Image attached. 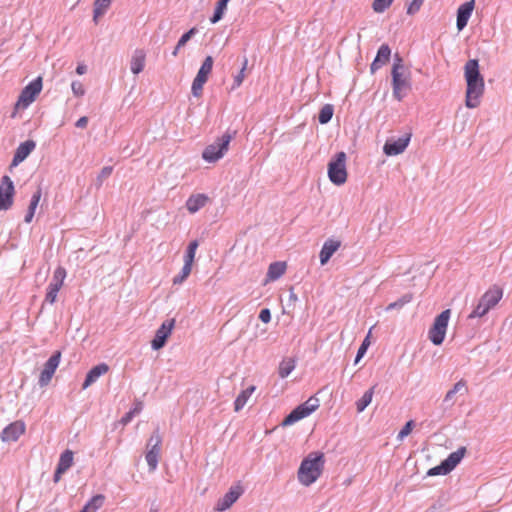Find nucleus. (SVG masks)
<instances>
[{
	"label": "nucleus",
	"instance_id": "1",
	"mask_svg": "<svg viewBox=\"0 0 512 512\" xmlns=\"http://www.w3.org/2000/svg\"><path fill=\"white\" fill-rule=\"evenodd\" d=\"M464 76L467 82L465 104L468 108H476L479 105V98L484 93L485 86L477 59H470L466 62Z\"/></svg>",
	"mask_w": 512,
	"mask_h": 512
},
{
	"label": "nucleus",
	"instance_id": "2",
	"mask_svg": "<svg viewBox=\"0 0 512 512\" xmlns=\"http://www.w3.org/2000/svg\"><path fill=\"white\" fill-rule=\"evenodd\" d=\"M393 97L401 101L411 91V73L403 64L402 58L396 55L391 69Z\"/></svg>",
	"mask_w": 512,
	"mask_h": 512
},
{
	"label": "nucleus",
	"instance_id": "3",
	"mask_svg": "<svg viewBox=\"0 0 512 512\" xmlns=\"http://www.w3.org/2000/svg\"><path fill=\"white\" fill-rule=\"evenodd\" d=\"M324 468V455L322 453L309 454L300 464L298 480L304 486L313 484L322 474Z\"/></svg>",
	"mask_w": 512,
	"mask_h": 512
},
{
	"label": "nucleus",
	"instance_id": "4",
	"mask_svg": "<svg viewBox=\"0 0 512 512\" xmlns=\"http://www.w3.org/2000/svg\"><path fill=\"white\" fill-rule=\"evenodd\" d=\"M503 290L497 286L488 289L479 299L478 304L468 315V319L482 318L502 299Z\"/></svg>",
	"mask_w": 512,
	"mask_h": 512
},
{
	"label": "nucleus",
	"instance_id": "5",
	"mask_svg": "<svg viewBox=\"0 0 512 512\" xmlns=\"http://www.w3.org/2000/svg\"><path fill=\"white\" fill-rule=\"evenodd\" d=\"M235 133L226 132L221 137H218L203 150L202 158L208 163H215L220 160L228 151L229 144Z\"/></svg>",
	"mask_w": 512,
	"mask_h": 512
},
{
	"label": "nucleus",
	"instance_id": "6",
	"mask_svg": "<svg viewBox=\"0 0 512 512\" xmlns=\"http://www.w3.org/2000/svg\"><path fill=\"white\" fill-rule=\"evenodd\" d=\"M328 176L335 185H342L347 180L346 154L341 151L328 164Z\"/></svg>",
	"mask_w": 512,
	"mask_h": 512
},
{
	"label": "nucleus",
	"instance_id": "7",
	"mask_svg": "<svg viewBox=\"0 0 512 512\" xmlns=\"http://www.w3.org/2000/svg\"><path fill=\"white\" fill-rule=\"evenodd\" d=\"M320 405V401L317 397L312 396L304 403L297 406L294 410H292L283 420V426H289L294 424L295 422L309 416L315 410L318 409Z\"/></svg>",
	"mask_w": 512,
	"mask_h": 512
},
{
	"label": "nucleus",
	"instance_id": "8",
	"mask_svg": "<svg viewBox=\"0 0 512 512\" xmlns=\"http://www.w3.org/2000/svg\"><path fill=\"white\" fill-rule=\"evenodd\" d=\"M451 312L449 309L442 311L434 320L432 327L428 331V338L434 345H441L445 339L448 322Z\"/></svg>",
	"mask_w": 512,
	"mask_h": 512
},
{
	"label": "nucleus",
	"instance_id": "9",
	"mask_svg": "<svg viewBox=\"0 0 512 512\" xmlns=\"http://www.w3.org/2000/svg\"><path fill=\"white\" fill-rule=\"evenodd\" d=\"M42 90V78L37 77L33 81H31L24 89L21 91L18 100L15 104L16 109H26L32 102L35 101L36 97Z\"/></svg>",
	"mask_w": 512,
	"mask_h": 512
},
{
	"label": "nucleus",
	"instance_id": "10",
	"mask_svg": "<svg viewBox=\"0 0 512 512\" xmlns=\"http://www.w3.org/2000/svg\"><path fill=\"white\" fill-rule=\"evenodd\" d=\"M213 63L214 60L212 56H207L204 59L200 69L198 70V73L194 78L191 86V92L195 97H200L202 95L203 86L207 82L209 75L212 72Z\"/></svg>",
	"mask_w": 512,
	"mask_h": 512
},
{
	"label": "nucleus",
	"instance_id": "11",
	"mask_svg": "<svg viewBox=\"0 0 512 512\" xmlns=\"http://www.w3.org/2000/svg\"><path fill=\"white\" fill-rule=\"evenodd\" d=\"M14 193L13 181L9 176H3L0 184V211H6L11 208Z\"/></svg>",
	"mask_w": 512,
	"mask_h": 512
},
{
	"label": "nucleus",
	"instance_id": "12",
	"mask_svg": "<svg viewBox=\"0 0 512 512\" xmlns=\"http://www.w3.org/2000/svg\"><path fill=\"white\" fill-rule=\"evenodd\" d=\"M60 359H61V352L56 351L46 361V363L44 364V368L40 373L39 380H38V384L40 387H45L50 383L57 367L59 366Z\"/></svg>",
	"mask_w": 512,
	"mask_h": 512
},
{
	"label": "nucleus",
	"instance_id": "13",
	"mask_svg": "<svg viewBox=\"0 0 512 512\" xmlns=\"http://www.w3.org/2000/svg\"><path fill=\"white\" fill-rule=\"evenodd\" d=\"M411 136L412 134L409 132L397 139H388L383 147L384 153L388 156H396L403 153L409 145Z\"/></svg>",
	"mask_w": 512,
	"mask_h": 512
},
{
	"label": "nucleus",
	"instance_id": "14",
	"mask_svg": "<svg viewBox=\"0 0 512 512\" xmlns=\"http://www.w3.org/2000/svg\"><path fill=\"white\" fill-rule=\"evenodd\" d=\"M175 326V319L165 320L161 326L157 329L155 337L151 342V346L154 350H159L164 347L167 339L172 333Z\"/></svg>",
	"mask_w": 512,
	"mask_h": 512
},
{
	"label": "nucleus",
	"instance_id": "15",
	"mask_svg": "<svg viewBox=\"0 0 512 512\" xmlns=\"http://www.w3.org/2000/svg\"><path fill=\"white\" fill-rule=\"evenodd\" d=\"M242 493L243 489L241 486H231L229 491L217 501L215 509L220 512L229 509L239 499Z\"/></svg>",
	"mask_w": 512,
	"mask_h": 512
},
{
	"label": "nucleus",
	"instance_id": "16",
	"mask_svg": "<svg viewBox=\"0 0 512 512\" xmlns=\"http://www.w3.org/2000/svg\"><path fill=\"white\" fill-rule=\"evenodd\" d=\"M25 429L24 422L15 421L2 430L0 438L3 442H15L24 434Z\"/></svg>",
	"mask_w": 512,
	"mask_h": 512
},
{
	"label": "nucleus",
	"instance_id": "17",
	"mask_svg": "<svg viewBox=\"0 0 512 512\" xmlns=\"http://www.w3.org/2000/svg\"><path fill=\"white\" fill-rule=\"evenodd\" d=\"M475 6V1L470 0L461 4L457 10L456 26L459 31L463 30L468 23L469 18L472 15Z\"/></svg>",
	"mask_w": 512,
	"mask_h": 512
},
{
	"label": "nucleus",
	"instance_id": "18",
	"mask_svg": "<svg viewBox=\"0 0 512 512\" xmlns=\"http://www.w3.org/2000/svg\"><path fill=\"white\" fill-rule=\"evenodd\" d=\"M36 143L33 140H26L22 142L16 149L12 159V165L17 166L23 162L28 155L35 149Z\"/></svg>",
	"mask_w": 512,
	"mask_h": 512
},
{
	"label": "nucleus",
	"instance_id": "19",
	"mask_svg": "<svg viewBox=\"0 0 512 512\" xmlns=\"http://www.w3.org/2000/svg\"><path fill=\"white\" fill-rule=\"evenodd\" d=\"M109 371V366L106 363H100L91 368L82 384V389H87L89 386L94 384L102 375Z\"/></svg>",
	"mask_w": 512,
	"mask_h": 512
},
{
	"label": "nucleus",
	"instance_id": "20",
	"mask_svg": "<svg viewBox=\"0 0 512 512\" xmlns=\"http://www.w3.org/2000/svg\"><path fill=\"white\" fill-rule=\"evenodd\" d=\"M391 56V49L389 45L382 44L378 49L377 55L374 61L371 63L370 71L374 74L377 70H379L383 65H385Z\"/></svg>",
	"mask_w": 512,
	"mask_h": 512
},
{
	"label": "nucleus",
	"instance_id": "21",
	"mask_svg": "<svg viewBox=\"0 0 512 512\" xmlns=\"http://www.w3.org/2000/svg\"><path fill=\"white\" fill-rule=\"evenodd\" d=\"M341 242L335 239H328L324 242L322 249L319 253L321 265H325L332 255L339 249Z\"/></svg>",
	"mask_w": 512,
	"mask_h": 512
},
{
	"label": "nucleus",
	"instance_id": "22",
	"mask_svg": "<svg viewBox=\"0 0 512 512\" xmlns=\"http://www.w3.org/2000/svg\"><path fill=\"white\" fill-rule=\"evenodd\" d=\"M208 200L205 194L191 195L186 201V208L190 213H196L207 204Z\"/></svg>",
	"mask_w": 512,
	"mask_h": 512
},
{
	"label": "nucleus",
	"instance_id": "23",
	"mask_svg": "<svg viewBox=\"0 0 512 512\" xmlns=\"http://www.w3.org/2000/svg\"><path fill=\"white\" fill-rule=\"evenodd\" d=\"M457 393L461 394H467L468 393V387H467V381L464 379L459 380L452 389H450L445 397L443 402L448 404V406H452L454 404L453 398Z\"/></svg>",
	"mask_w": 512,
	"mask_h": 512
},
{
	"label": "nucleus",
	"instance_id": "24",
	"mask_svg": "<svg viewBox=\"0 0 512 512\" xmlns=\"http://www.w3.org/2000/svg\"><path fill=\"white\" fill-rule=\"evenodd\" d=\"M146 54L142 49H136L132 55L130 68L133 74L137 75L143 71Z\"/></svg>",
	"mask_w": 512,
	"mask_h": 512
},
{
	"label": "nucleus",
	"instance_id": "25",
	"mask_svg": "<svg viewBox=\"0 0 512 512\" xmlns=\"http://www.w3.org/2000/svg\"><path fill=\"white\" fill-rule=\"evenodd\" d=\"M466 453L465 447H460L456 451L449 454V456L443 461L445 466L451 472L463 459Z\"/></svg>",
	"mask_w": 512,
	"mask_h": 512
},
{
	"label": "nucleus",
	"instance_id": "26",
	"mask_svg": "<svg viewBox=\"0 0 512 512\" xmlns=\"http://www.w3.org/2000/svg\"><path fill=\"white\" fill-rule=\"evenodd\" d=\"M286 271L285 262H273L269 265L267 278L268 280L275 281L279 279Z\"/></svg>",
	"mask_w": 512,
	"mask_h": 512
},
{
	"label": "nucleus",
	"instance_id": "27",
	"mask_svg": "<svg viewBox=\"0 0 512 512\" xmlns=\"http://www.w3.org/2000/svg\"><path fill=\"white\" fill-rule=\"evenodd\" d=\"M145 459L150 471H155L158 466L161 450L158 448L147 447Z\"/></svg>",
	"mask_w": 512,
	"mask_h": 512
},
{
	"label": "nucleus",
	"instance_id": "28",
	"mask_svg": "<svg viewBox=\"0 0 512 512\" xmlns=\"http://www.w3.org/2000/svg\"><path fill=\"white\" fill-rule=\"evenodd\" d=\"M256 387L254 385L248 387L247 389L243 390L236 398L234 402V410L236 412L240 411L247 403L249 397L252 395V393L255 391Z\"/></svg>",
	"mask_w": 512,
	"mask_h": 512
},
{
	"label": "nucleus",
	"instance_id": "29",
	"mask_svg": "<svg viewBox=\"0 0 512 512\" xmlns=\"http://www.w3.org/2000/svg\"><path fill=\"white\" fill-rule=\"evenodd\" d=\"M73 464V452L65 450L61 455L57 464L58 473H65Z\"/></svg>",
	"mask_w": 512,
	"mask_h": 512
},
{
	"label": "nucleus",
	"instance_id": "30",
	"mask_svg": "<svg viewBox=\"0 0 512 512\" xmlns=\"http://www.w3.org/2000/svg\"><path fill=\"white\" fill-rule=\"evenodd\" d=\"M112 0H95L94 1V9H93V21L95 23L98 22V18L103 16L109 6L111 5Z\"/></svg>",
	"mask_w": 512,
	"mask_h": 512
},
{
	"label": "nucleus",
	"instance_id": "31",
	"mask_svg": "<svg viewBox=\"0 0 512 512\" xmlns=\"http://www.w3.org/2000/svg\"><path fill=\"white\" fill-rule=\"evenodd\" d=\"M104 496L103 495H95L93 496L82 508L80 512H97L98 509H100L104 503Z\"/></svg>",
	"mask_w": 512,
	"mask_h": 512
},
{
	"label": "nucleus",
	"instance_id": "32",
	"mask_svg": "<svg viewBox=\"0 0 512 512\" xmlns=\"http://www.w3.org/2000/svg\"><path fill=\"white\" fill-rule=\"evenodd\" d=\"M296 362L293 358H287L281 361L278 368L279 376L284 379L295 369Z\"/></svg>",
	"mask_w": 512,
	"mask_h": 512
},
{
	"label": "nucleus",
	"instance_id": "33",
	"mask_svg": "<svg viewBox=\"0 0 512 512\" xmlns=\"http://www.w3.org/2000/svg\"><path fill=\"white\" fill-rule=\"evenodd\" d=\"M413 300V294L412 293H406L404 295H402L398 300L390 303L387 307H386V311H391V310H400L401 308H403L406 304L410 303L411 301Z\"/></svg>",
	"mask_w": 512,
	"mask_h": 512
},
{
	"label": "nucleus",
	"instance_id": "34",
	"mask_svg": "<svg viewBox=\"0 0 512 512\" xmlns=\"http://www.w3.org/2000/svg\"><path fill=\"white\" fill-rule=\"evenodd\" d=\"M374 393V387L367 390L362 397L356 402L358 412H363L365 408L371 403Z\"/></svg>",
	"mask_w": 512,
	"mask_h": 512
},
{
	"label": "nucleus",
	"instance_id": "35",
	"mask_svg": "<svg viewBox=\"0 0 512 512\" xmlns=\"http://www.w3.org/2000/svg\"><path fill=\"white\" fill-rule=\"evenodd\" d=\"M334 108L331 104H325L319 112L318 120L321 124L328 123L333 116Z\"/></svg>",
	"mask_w": 512,
	"mask_h": 512
},
{
	"label": "nucleus",
	"instance_id": "36",
	"mask_svg": "<svg viewBox=\"0 0 512 512\" xmlns=\"http://www.w3.org/2000/svg\"><path fill=\"white\" fill-rule=\"evenodd\" d=\"M65 277H66V270H65V268L59 266V267H57L55 269V271L53 273L52 280H51V282L49 284L53 285V286L56 285V287L61 288L62 285H63Z\"/></svg>",
	"mask_w": 512,
	"mask_h": 512
},
{
	"label": "nucleus",
	"instance_id": "37",
	"mask_svg": "<svg viewBox=\"0 0 512 512\" xmlns=\"http://www.w3.org/2000/svg\"><path fill=\"white\" fill-rule=\"evenodd\" d=\"M191 271H192V265L188 264V263H184L180 273L173 278V284L174 285L182 284L188 278Z\"/></svg>",
	"mask_w": 512,
	"mask_h": 512
},
{
	"label": "nucleus",
	"instance_id": "38",
	"mask_svg": "<svg viewBox=\"0 0 512 512\" xmlns=\"http://www.w3.org/2000/svg\"><path fill=\"white\" fill-rule=\"evenodd\" d=\"M199 244L197 240H193L189 243L185 256H184V263H188L193 265L196 250L198 248Z\"/></svg>",
	"mask_w": 512,
	"mask_h": 512
},
{
	"label": "nucleus",
	"instance_id": "39",
	"mask_svg": "<svg viewBox=\"0 0 512 512\" xmlns=\"http://www.w3.org/2000/svg\"><path fill=\"white\" fill-rule=\"evenodd\" d=\"M226 8H227V3H225L224 1L219 0L217 2L214 14L210 18L211 23L215 24L218 21H220L222 19V17H223V14H224V11L226 10Z\"/></svg>",
	"mask_w": 512,
	"mask_h": 512
},
{
	"label": "nucleus",
	"instance_id": "40",
	"mask_svg": "<svg viewBox=\"0 0 512 512\" xmlns=\"http://www.w3.org/2000/svg\"><path fill=\"white\" fill-rule=\"evenodd\" d=\"M394 0H373L372 9L376 13H383L393 3Z\"/></svg>",
	"mask_w": 512,
	"mask_h": 512
},
{
	"label": "nucleus",
	"instance_id": "41",
	"mask_svg": "<svg viewBox=\"0 0 512 512\" xmlns=\"http://www.w3.org/2000/svg\"><path fill=\"white\" fill-rule=\"evenodd\" d=\"M161 444H162V436L160 434L159 428H157L156 430H154V432L150 436V438L147 442V447L158 448L161 450Z\"/></svg>",
	"mask_w": 512,
	"mask_h": 512
},
{
	"label": "nucleus",
	"instance_id": "42",
	"mask_svg": "<svg viewBox=\"0 0 512 512\" xmlns=\"http://www.w3.org/2000/svg\"><path fill=\"white\" fill-rule=\"evenodd\" d=\"M247 64H248V59L247 58H244V61H243V65H242V68L241 70L239 71V73L234 77V80H233V86L232 88L235 89V88H238L241 86V84L243 83V80L245 78V70L247 68Z\"/></svg>",
	"mask_w": 512,
	"mask_h": 512
},
{
	"label": "nucleus",
	"instance_id": "43",
	"mask_svg": "<svg viewBox=\"0 0 512 512\" xmlns=\"http://www.w3.org/2000/svg\"><path fill=\"white\" fill-rule=\"evenodd\" d=\"M61 288L59 287H56V285H48L47 287V293H46V296H45V301L49 304H53L56 299H57V295H58V292L60 291Z\"/></svg>",
	"mask_w": 512,
	"mask_h": 512
},
{
	"label": "nucleus",
	"instance_id": "44",
	"mask_svg": "<svg viewBox=\"0 0 512 512\" xmlns=\"http://www.w3.org/2000/svg\"><path fill=\"white\" fill-rule=\"evenodd\" d=\"M113 168L111 166H105L101 169L100 173L96 178V186L100 188L103 184V181L107 179L112 174Z\"/></svg>",
	"mask_w": 512,
	"mask_h": 512
},
{
	"label": "nucleus",
	"instance_id": "45",
	"mask_svg": "<svg viewBox=\"0 0 512 512\" xmlns=\"http://www.w3.org/2000/svg\"><path fill=\"white\" fill-rule=\"evenodd\" d=\"M450 473V471L448 470V468L445 466V463L442 461L440 465L438 466H435L433 468H431L429 471H428V475L429 476H435V475H446Z\"/></svg>",
	"mask_w": 512,
	"mask_h": 512
},
{
	"label": "nucleus",
	"instance_id": "46",
	"mask_svg": "<svg viewBox=\"0 0 512 512\" xmlns=\"http://www.w3.org/2000/svg\"><path fill=\"white\" fill-rule=\"evenodd\" d=\"M41 196H42V191L40 188H38L34 194L32 195L31 197V200H30V204H29V207H28V210H31V211H34L36 210L39 202H40V199H41Z\"/></svg>",
	"mask_w": 512,
	"mask_h": 512
},
{
	"label": "nucleus",
	"instance_id": "47",
	"mask_svg": "<svg viewBox=\"0 0 512 512\" xmlns=\"http://www.w3.org/2000/svg\"><path fill=\"white\" fill-rule=\"evenodd\" d=\"M369 344H370V342H369V335H367L366 338L363 340L361 346L359 347L358 351H357V355H356V358H355V363H358V361L364 356V354L367 351V348H368Z\"/></svg>",
	"mask_w": 512,
	"mask_h": 512
},
{
	"label": "nucleus",
	"instance_id": "48",
	"mask_svg": "<svg viewBox=\"0 0 512 512\" xmlns=\"http://www.w3.org/2000/svg\"><path fill=\"white\" fill-rule=\"evenodd\" d=\"M196 32H197V29L195 27H193L189 31L184 33L178 41V47L185 46L186 43L192 38V36L196 34Z\"/></svg>",
	"mask_w": 512,
	"mask_h": 512
},
{
	"label": "nucleus",
	"instance_id": "49",
	"mask_svg": "<svg viewBox=\"0 0 512 512\" xmlns=\"http://www.w3.org/2000/svg\"><path fill=\"white\" fill-rule=\"evenodd\" d=\"M423 2L424 0H412L407 7V14L414 15L417 13L420 10Z\"/></svg>",
	"mask_w": 512,
	"mask_h": 512
},
{
	"label": "nucleus",
	"instance_id": "50",
	"mask_svg": "<svg viewBox=\"0 0 512 512\" xmlns=\"http://www.w3.org/2000/svg\"><path fill=\"white\" fill-rule=\"evenodd\" d=\"M413 426L414 422L412 420L408 421L398 433L397 438L399 440H403L406 436H408L411 433Z\"/></svg>",
	"mask_w": 512,
	"mask_h": 512
},
{
	"label": "nucleus",
	"instance_id": "51",
	"mask_svg": "<svg viewBox=\"0 0 512 512\" xmlns=\"http://www.w3.org/2000/svg\"><path fill=\"white\" fill-rule=\"evenodd\" d=\"M72 92L75 96L81 97L85 94V89L80 81H73L71 84Z\"/></svg>",
	"mask_w": 512,
	"mask_h": 512
},
{
	"label": "nucleus",
	"instance_id": "52",
	"mask_svg": "<svg viewBox=\"0 0 512 512\" xmlns=\"http://www.w3.org/2000/svg\"><path fill=\"white\" fill-rule=\"evenodd\" d=\"M259 319L263 323H269L271 321V312L268 308H264L259 313Z\"/></svg>",
	"mask_w": 512,
	"mask_h": 512
},
{
	"label": "nucleus",
	"instance_id": "53",
	"mask_svg": "<svg viewBox=\"0 0 512 512\" xmlns=\"http://www.w3.org/2000/svg\"><path fill=\"white\" fill-rule=\"evenodd\" d=\"M87 124H88V117L86 116H82L80 117L76 123H75V126L77 128H86L87 127Z\"/></svg>",
	"mask_w": 512,
	"mask_h": 512
},
{
	"label": "nucleus",
	"instance_id": "54",
	"mask_svg": "<svg viewBox=\"0 0 512 512\" xmlns=\"http://www.w3.org/2000/svg\"><path fill=\"white\" fill-rule=\"evenodd\" d=\"M135 415L131 412V411H128L120 420L121 424L122 425H127L129 422H131V420L133 419Z\"/></svg>",
	"mask_w": 512,
	"mask_h": 512
},
{
	"label": "nucleus",
	"instance_id": "55",
	"mask_svg": "<svg viewBox=\"0 0 512 512\" xmlns=\"http://www.w3.org/2000/svg\"><path fill=\"white\" fill-rule=\"evenodd\" d=\"M143 409V403L141 401H136L134 403V407L130 410L134 415L139 414Z\"/></svg>",
	"mask_w": 512,
	"mask_h": 512
},
{
	"label": "nucleus",
	"instance_id": "56",
	"mask_svg": "<svg viewBox=\"0 0 512 512\" xmlns=\"http://www.w3.org/2000/svg\"><path fill=\"white\" fill-rule=\"evenodd\" d=\"M34 214H35L34 211L28 210L26 215H25L24 221L26 223H30L32 221L33 217H34Z\"/></svg>",
	"mask_w": 512,
	"mask_h": 512
},
{
	"label": "nucleus",
	"instance_id": "57",
	"mask_svg": "<svg viewBox=\"0 0 512 512\" xmlns=\"http://www.w3.org/2000/svg\"><path fill=\"white\" fill-rule=\"evenodd\" d=\"M86 71H87V67L84 64H79L76 68V73L79 75L86 73Z\"/></svg>",
	"mask_w": 512,
	"mask_h": 512
},
{
	"label": "nucleus",
	"instance_id": "58",
	"mask_svg": "<svg viewBox=\"0 0 512 512\" xmlns=\"http://www.w3.org/2000/svg\"><path fill=\"white\" fill-rule=\"evenodd\" d=\"M63 473H58V467L56 468L55 470V473H54V481L55 482H58L60 480V477Z\"/></svg>",
	"mask_w": 512,
	"mask_h": 512
},
{
	"label": "nucleus",
	"instance_id": "59",
	"mask_svg": "<svg viewBox=\"0 0 512 512\" xmlns=\"http://www.w3.org/2000/svg\"><path fill=\"white\" fill-rule=\"evenodd\" d=\"M182 47H178V44L175 46L174 50L172 51V55L174 57H176L178 55V52L179 50L181 49Z\"/></svg>",
	"mask_w": 512,
	"mask_h": 512
},
{
	"label": "nucleus",
	"instance_id": "60",
	"mask_svg": "<svg viewBox=\"0 0 512 512\" xmlns=\"http://www.w3.org/2000/svg\"><path fill=\"white\" fill-rule=\"evenodd\" d=\"M290 298H291V299H296L297 297H296V295H295V294L291 293Z\"/></svg>",
	"mask_w": 512,
	"mask_h": 512
},
{
	"label": "nucleus",
	"instance_id": "61",
	"mask_svg": "<svg viewBox=\"0 0 512 512\" xmlns=\"http://www.w3.org/2000/svg\"><path fill=\"white\" fill-rule=\"evenodd\" d=\"M150 512H158V509L157 508H155V509L152 508V509H150Z\"/></svg>",
	"mask_w": 512,
	"mask_h": 512
}]
</instances>
